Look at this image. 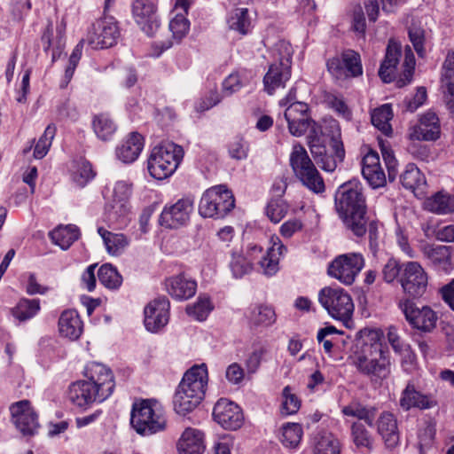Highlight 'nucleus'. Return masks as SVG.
<instances>
[{
	"instance_id": "423d86ee",
	"label": "nucleus",
	"mask_w": 454,
	"mask_h": 454,
	"mask_svg": "<svg viewBox=\"0 0 454 454\" xmlns=\"http://www.w3.org/2000/svg\"><path fill=\"white\" fill-rule=\"evenodd\" d=\"M318 301L331 317L348 328L352 326L355 305L348 292L340 287L326 286L319 291Z\"/></svg>"
},
{
	"instance_id": "4d7b16f0",
	"label": "nucleus",
	"mask_w": 454,
	"mask_h": 454,
	"mask_svg": "<svg viewBox=\"0 0 454 454\" xmlns=\"http://www.w3.org/2000/svg\"><path fill=\"white\" fill-rule=\"evenodd\" d=\"M83 41L79 42L74 48L72 54L70 55L68 66L65 70L63 81L61 82V87L65 88L73 78L75 68L81 59L82 54Z\"/></svg>"
},
{
	"instance_id": "4468645a",
	"label": "nucleus",
	"mask_w": 454,
	"mask_h": 454,
	"mask_svg": "<svg viewBox=\"0 0 454 454\" xmlns=\"http://www.w3.org/2000/svg\"><path fill=\"white\" fill-rule=\"evenodd\" d=\"M12 421L23 435H34L38 427V416L28 400H21L10 406Z\"/></svg>"
},
{
	"instance_id": "de8ad7c7",
	"label": "nucleus",
	"mask_w": 454,
	"mask_h": 454,
	"mask_svg": "<svg viewBox=\"0 0 454 454\" xmlns=\"http://www.w3.org/2000/svg\"><path fill=\"white\" fill-rule=\"evenodd\" d=\"M98 278L99 282L108 289H118L122 283V277L116 268L109 263L103 264L99 268Z\"/></svg>"
},
{
	"instance_id": "473e14b6",
	"label": "nucleus",
	"mask_w": 454,
	"mask_h": 454,
	"mask_svg": "<svg viewBox=\"0 0 454 454\" xmlns=\"http://www.w3.org/2000/svg\"><path fill=\"white\" fill-rule=\"evenodd\" d=\"M403 186L411 190L416 195H421L427 185L426 177L419 168L413 163H409L400 176Z\"/></svg>"
},
{
	"instance_id": "6e6d98bb",
	"label": "nucleus",
	"mask_w": 454,
	"mask_h": 454,
	"mask_svg": "<svg viewBox=\"0 0 454 454\" xmlns=\"http://www.w3.org/2000/svg\"><path fill=\"white\" fill-rule=\"evenodd\" d=\"M351 435L355 445L358 448L364 447L371 449L372 445V439L365 428V427L359 422H355L351 426Z\"/></svg>"
},
{
	"instance_id": "5fc2aeb1",
	"label": "nucleus",
	"mask_w": 454,
	"mask_h": 454,
	"mask_svg": "<svg viewBox=\"0 0 454 454\" xmlns=\"http://www.w3.org/2000/svg\"><path fill=\"white\" fill-rule=\"evenodd\" d=\"M415 64L416 61L414 54L411 49L409 46H406L404 51V59L403 63V74L397 81V84L399 87L405 86L406 84L411 82L415 69Z\"/></svg>"
},
{
	"instance_id": "13d9d810",
	"label": "nucleus",
	"mask_w": 454,
	"mask_h": 454,
	"mask_svg": "<svg viewBox=\"0 0 454 454\" xmlns=\"http://www.w3.org/2000/svg\"><path fill=\"white\" fill-rule=\"evenodd\" d=\"M249 144L242 137H235L228 145V153L231 159L246 160L248 156Z\"/></svg>"
},
{
	"instance_id": "a211bd4d",
	"label": "nucleus",
	"mask_w": 454,
	"mask_h": 454,
	"mask_svg": "<svg viewBox=\"0 0 454 454\" xmlns=\"http://www.w3.org/2000/svg\"><path fill=\"white\" fill-rule=\"evenodd\" d=\"M193 210V201L189 199L178 200L175 204L165 207L160 215V224L166 228H177L185 224Z\"/></svg>"
},
{
	"instance_id": "b1692460",
	"label": "nucleus",
	"mask_w": 454,
	"mask_h": 454,
	"mask_svg": "<svg viewBox=\"0 0 454 454\" xmlns=\"http://www.w3.org/2000/svg\"><path fill=\"white\" fill-rule=\"evenodd\" d=\"M207 385V369L206 364H202L200 365H194L188 370L178 387L204 398Z\"/></svg>"
},
{
	"instance_id": "20e7f679",
	"label": "nucleus",
	"mask_w": 454,
	"mask_h": 454,
	"mask_svg": "<svg viewBox=\"0 0 454 454\" xmlns=\"http://www.w3.org/2000/svg\"><path fill=\"white\" fill-rule=\"evenodd\" d=\"M335 208L347 231L361 238L367 232V205L358 180L342 184L335 192Z\"/></svg>"
},
{
	"instance_id": "c85d7f7f",
	"label": "nucleus",
	"mask_w": 454,
	"mask_h": 454,
	"mask_svg": "<svg viewBox=\"0 0 454 454\" xmlns=\"http://www.w3.org/2000/svg\"><path fill=\"white\" fill-rule=\"evenodd\" d=\"M180 454H202L205 450L204 434L195 428H186L178 441Z\"/></svg>"
},
{
	"instance_id": "774afa93",
	"label": "nucleus",
	"mask_w": 454,
	"mask_h": 454,
	"mask_svg": "<svg viewBox=\"0 0 454 454\" xmlns=\"http://www.w3.org/2000/svg\"><path fill=\"white\" fill-rule=\"evenodd\" d=\"M427 99V90L424 87H419L417 90L416 94L411 98H405V109L411 113L415 112L419 106H421Z\"/></svg>"
},
{
	"instance_id": "c756f323",
	"label": "nucleus",
	"mask_w": 454,
	"mask_h": 454,
	"mask_svg": "<svg viewBox=\"0 0 454 454\" xmlns=\"http://www.w3.org/2000/svg\"><path fill=\"white\" fill-rule=\"evenodd\" d=\"M59 329L61 335L70 340H77L83 329L82 321L77 311L74 309L63 311L59 319Z\"/></svg>"
},
{
	"instance_id": "69168bd1",
	"label": "nucleus",
	"mask_w": 454,
	"mask_h": 454,
	"mask_svg": "<svg viewBox=\"0 0 454 454\" xmlns=\"http://www.w3.org/2000/svg\"><path fill=\"white\" fill-rule=\"evenodd\" d=\"M27 278L26 292L29 295L44 294L48 292L47 286H42L37 280V277L33 272H27L23 275Z\"/></svg>"
},
{
	"instance_id": "aec40b11",
	"label": "nucleus",
	"mask_w": 454,
	"mask_h": 454,
	"mask_svg": "<svg viewBox=\"0 0 454 454\" xmlns=\"http://www.w3.org/2000/svg\"><path fill=\"white\" fill-rule=\"evenodd\" d=\"M94 32L90 36L89 42L95 48H109L114 45L120 32L116 22L112 18H105L94 25Z\"/></svg>"
},
{
	"instance_id": "a878e982",
	"label": "nucleus",
	"mask_w": 454,
	"mask_h": 454,
	"mask_svg": "<svg viewBox=\"0 0 454 454\" xmlns=\"http://www.w3.org/2000/svg\"><path fill=\"white\" fill-rule=\"evenodd\" d=\"M401 55V43L394 39H390L386 49L385 58L379 69V76L385 83L391 82L395 79V69Z\"/></svg>"
},
{
	"instance_id": "09e8293b",
	"label": "nucleus",
	"mask_w": 454,
	"mask_h": 454,
	"mask_svg": "<svg viewBox=\"0 0 454 454\" xmlns=\"http://www.w3.org/2000/svg\"><path fill=\"white\" fill-rule=\"evenodd\" d=\"M273 62L278 65L292 66L294 49L291 43L286 40H278L271 48Z\"/></svg>"
},
{
	"instance_id": "7ed1b4c3",
	"label": "nucleus",
	"mask_w": 454,
	"mask_h": 454,
	"mask_svg": "<svg viewBox=\"0 0 454 454\" xmlns=\"http://www.w3.org/2000/svg\"><path fill=\"white\" fill-rule=\"evenodd\" d=\"M85 380L72 383L68 399L75 406L87 409L94 403H102L114 392L115 381L112 371L106 365L91 362L84 369Z\"/></svg>"
},
{
	"instance_id": "37998d69",
	"label": "nucleus",
	"mask_w": 454,
	"mask_h": 454,
	"mask_svg": "<svg viewBox=\"0 0 454 454\" xmlns=\"http://www.w3.org/2000/svg\"><path fill=\"white\" fill-rule=\"evenodd\" d=\"M392 117L393 112L391 106L388 104H385L373 110L371 119L373 126L386 136H389L392 133V128L389 123Z\"/></svg>"
},
{
	"instance_id": "0eeeda50",
	"label": "nucleus",
	"mask_w": 454,
	"mask_h": 454,
	"mask_svg": "<svg viewBox=\"0 0 454 454\" xmlns=\"http://www.w3.org/2000/svg\"><path fill=\"white\" fill-rule=\"evenodd\" d=\"M166 419L153 408L149 400L134 403L130 413V425L140 435L149 436L166 428Z\"/></svg>"
},
{
	"instance_id": "0e129e2a",
	"label": "nucleus",
	"mask_w": 454,
	"mask_h": 454,
	"mask_svg": "<svg viewBox=\"0 0 454 454\" xmlns=\"http://www.w3.org/2000/svg\"><path fill=\"white\" fill-rule=\"evenodd\" d=\"M94 177V172L91 165L87 162H82L78 165L76 170L73 173V180L79 186H84L90 180Z\"/></svg>"
},
{
	"instance_id": "4c0bfd02",
	"label": "nucleus",
	"mask_w": 454,
	"mask_h": 454,
	"mask_svg": "<svg viewBox=\"0 0 454 454\" xmlns=\"http://www.w3.org/2000/svg\"><path fill=\"white\" fill-rule=\"evenodd\" d=\"M92 129L97 137L109 141L117 130V124L107 114H98L92 119Z\"/></svg>"
},
{
	"instance_id": "cd10ccee",
	"label": "nucleus",
	"mask_w": 454,
	"mask_h": 454,
	"mask_svg": "<svg viewBox=\"0 0 454 454\" xmlns=\"http://www.w3.org/2000/svg\"><path fill=\"white\" fill-rule=\"evenodd\" d=\"M291 67L292 66L278 65L276 62L270 65L263 77L264 90L269 95H272L278 88L285 87L291 77Z\"/></svg>"
},
{
	"instance_id": "a19ab883",
	"label": "nucleus",
	"mask_w": 454,
	"mask_h": 454,
	"mask_svg": "<svg viewBox=\"0 0 454 454\" xmlns=\"http://www.w3.org/2000/svg\"><path fill=\"white\" fill-rule=\"evenodd\" d=\"M40 309L39 299L23 298L12 309V314L20 322H24L37 315Z\"/></svg>"
},
{
	"instance_id": "a18cd8bd",
	"label": "nucleus",
	"mask_w": 454,
	"mask_h": 454,
	"mask_svg": "<svg viewBox=\"0 0 454 454\" xmlns=\"http://www.w3.org/2000/svg\"><path fill=\"white\" fill-rule=\"evenodd\" d=\"M229 27L239 32L240 35H247L250 31L251 20L247 8H237L231 12L227 20Z\"/></svg>"
},
{
	"instance_id": "680f3d73",
	"label": "nucleus",
	"mask_w": 454,
	"mask_h": 454,
	"mask_svg": "<svg viewBox=\"0 0 454 454\" xmlns=\"http://www.w3.org/2000/svg\"><path fill=\"white\" fill-rule=\"evenodd\" d=\"M409 38L417 54L423 58L426 54V33L422 27L412 25L409 27Z\"/></svg>"
},
{
	"instance_id": "ea45409f",
	"label": "nucleus",
	"mask_w": 454,
	"mask_h": 454,
	"mask_svg": "<svg viewBox=\"0 0 454 454\" xmlns=\"http://www.w3.org/2000/svg\"><path fill=\"white\" fill-rule=\"evenodd\" d=\"M53 243L62 249H67L80 237V231L75 225L60 226L50 233Z\"/></svg>"
},
{
	"instance_id": "338daca9",
	"label": "nucleus",
	"mask_w": 454,
	"mask_h": 454,
	"mask_svg": "<svg viewBox=\"0 0 454 454\" xmlns=\"http://www.w3.org/2000/svg\"><path fill=\"white\" fill-rule=\"evenodd\" d=\"M401 274V265L393 258L389 259L382 269L383 279L387 283H392Z\"/></svg>"
},
{
	"instance_id": "2f4dec72",
	"label": "nucleus",
	"mask_w": 454,
	"mask_h": 454,
	"mask_svg": "<svg viewBox=\"0 0 454 454\" xmlns=\"http://www.w3.org/2000/svg\"><path fill=\"white\" fill-rule=\"evenodd\" d=\"M414 136L419 140H436L440 137V124L437 115L432 112L425 114L414 130Z\"/></svg>"
},
{
	"instance_id": "6ab92c4d",
	"label": "nucleus",
	"mask_w": 454,
	"mask_h": 454,
	"mask_svg": "<svg viewBox=\"0 0 454 454\" xmlns=\"http://www.w3.org/2000/svg\"><path fill=\"white\" fill-rule=\"evenodd\" d=\"M169 307L168 299L165 296H161L154 299L145 308L144 323L149 332H158L168 324Z\"/></svg>"
},
{
	"instance_id": "72a5a7b5",
	"label": "nucleus",
	"mask_w": 454,
	"mask_h": 454,
	"mask_svg": "<svg viewBox=\"0 0 454 454\" xmlns=\"http://www.w3.org/2000/svg\"><path fill=\"white\" fill-rule=\"evenodd\" d=\"M272 246L268 249L266 255L260 261V265L263 273L267 276H272L278 270L279 258L286 251V247L282 244L278 237L272 238Z\"/></svg>"
},
{
	"instance_id": "1a4fd4ad",
	"label": "nucleus",
	"mask_w": 454,
	"mask_h": 454,
	"mask_svg": "<svg viewBox=\"0 0 454 454\" xmlns=\"http://www.w3.org/2000/svg\"><path fill=\"white\" fill-rule=\"evenodd\" d=\"M235 207L232 192L224 185L207 189L199 204V213L202 217L223 218Z\"/></svg>"
},
{
	"instance_id": "864d4df0",
	"label": "nucleus",
	"mask_w": 454,
	"mask_h": 454,
	"mask_svg": "<svg viewBox=\"0 0 454 454\" xmlns=\"http://www.w3.org/2000/svg\"><path fill=\"white\" fill-rule=\"evenodd\" d=\"M230 268L234 278H241L252 271L253 262L243 254L233 253Z\"/></svg>"
},
{
	"instance_id": "79ce46f5",
	"label": "nucleus",
	"mask_w": 454,
	"mask_h": 454,
	"mask_svg": "<svg viewBox=\"0 0 454 454\" xmlns=\"http://www.w3.org/2000/svg\"><path fill=\"white\" fill-rule=\"evenodd\" d=\"M376 408L364 406L360 403H351L342 408V413L348 417H354L364 420L368 426L372 427L376 417Z\"/></svg>"
},
{
	"instance_id": "f704fd0d",
	"label": "nucleus",
	"mask_w": 454,
	"mask_h": 454,
	"mask_svg": "<svg viewBox=\"0 0 454 454\" xmlns=\"http://www.w3.org/2000/svg\"><path fill=\"white\" fill-rule=\"evenodd\" d=\"M313 454H340V441L332 433L322 431L312 439Z\"/></svg>"
},
{
	"instance_id": "5701e85b",
	"label": "nucleus",
	"mask_w": 454,
	"mask_h": 454,
	"mask_svg": "<svg viewBox=\"0 0 454 454\" xmlns=\"http://www.w3.org/2000/svg\"><path fill=\"white\" fill-rule=\"evenodd\" d=\"M362 175L373 189L383 187L386 184V175L380 166L378 153L371 150L364 156Z\"/></svg>"
},
{
	"instance_id": "39448f33",
	"label": "nucleus",
	"mask_w": 454,
	"mask_h": 454,
	"mask_svg": "<svg viewBox=\"0 0 454 454\" xmlns=\"http://www.w3.org/2000/svg\"><path fill=\"white\" fill-rule=\"evenodd\" d=\"M184 157L182 146L172 143H163L153 148L147 160L150 176L157 180H163L172 176Z\"/></svg>"
},
{
	"instance_id": "7c9ffc66",
	"label": "nucleus",
	"mask_w": 454,
	"mask_h": 454,
	"mask_svg": "<svg viewBox=\"0 0 454 454\" xmlns=\"http://www.w3.org/2000/svg\"><path fill=\"white\" fill-rule=\"evenodd\" d=\"M377 428L387 447L393 448L398 443L399 432L394 414L387 411L381 413L377 421Z\"/></svg>"
},
{
	"instance_id": "58836bf2",
	"label": "nucleus",
	"mask_w": 454,
	"mask_h": 454,
	"mask_svg": "<svg viewBox=\"0 0 454 454\" xmlns=\"http://www.w3.org/2000/svg\"><path fill=\"white\" fill-rule=\"evenodd\" d=\"M424 207L427 210L438 215L449 214L454 211V197L439 192L427 198Z\"/></svg>"
},
{
	"instance_id": "603ef678",
	"label": "nucleus",
	"mask_w": 454,
	"mask_h": 454,
	"mask_svg": "<svg viewBox=\"0 0 454 454\" xmlns=\"http://www.w3.org/2000/svg\"><path fill=\"white\" fill-rule=\"evenodd\" d=\"M288 204L281 198L270 200L266 207V215L274 223H279L287 214Z\"/></svg>"
},
{
	"instance_id": "9b49d317",
	"label": "nucleus",
	"mask_w": 454,
	"mask_h": 454,
	"mask_svg": "<svg viewBox=\"0 0 454 454\" xmlns=\"http://www.w3.org/2000/svg\"><path fill=\"white\" fill-rule=\"evenodd\" d=\"M326 67L336 80L357 77L363 74L360 55L353 50L343 51L340 56H334L326 62Z\"/></svg>"
},
{
	"instance_id": "e2e57ef3",
	"label": "nucleus",
	"mask_w": 454,
	"mask_h": 454,
	"mask_svg": "<svg viewBox=\"0 0 454 454\" xmlns=\"http://www.w3.org/2000/svg\"><path fill=\"white\" fill-rule=\"evenodd\" d=\"M381 149V154L383 160L385 162V165L387 169V176L389 182H393L395 180L397 176V160L394 155V153L392 149L388 146L384 145L383 144L380 145Z\"/></svg>"
},
{
	"instance_id": "4be33fe9",
	"label": "nucleus",
	"mask_w": 454,
	"mask_h": 454,
	"mask_svg": "<svg viewBox=\"0 0 454 454\" xmlns=\"http://www.w3.org/2000/svg\"><path fill=\"white\" fill-rule=\"evenodd\" d=\"M119 191H123V197L114 198L113 201L106 207V215L107 220L112 224H126L127 217L129 213V207L127 201L129 188L123 182H119L114 187V194Z\"/></svg>"
},
{
	"instance_id": "ddd939ff",
	"label": "nucleus",
	"mask_w": 454,
	"mask_h": 454,
	"mask_svg": "<svg viewBox=\"0 0 454 454\" xmlns=\"http://www.w3.org/2000/svg\"><path fill=\"white\" fill-rule=\"evenodd\" d=\"M399 308L412 327L422 332H430L435 327L438 317L430 307L419 308L410 299H403L399 301Z\"/></svg>"
},
{
	"instance_id": "dca6fc26",
	"label": "nucleus",
	"mask_w": 454,
	"mask_h": 454,
	"mask_svg": "<svg viewBox=\"0 0 454 454\" xmlns=\"http://www.w3.org/2000/svg\"><path fill=\"white\" fill-rule=\"evenodd\" d=\"M213 418L222 427L228 430H237L244 420L239 405L225 398L219 399L215 404Z\"/></svg>"
},
{
	"instance_id": "f8f14e48",
	"label": "nucleus",
	"mask_w": 454,
	"mask_h": 454,
	"mask_svg": "<svg viewBox=\"0 0 454 454\" xmlns=\"http://www.w3.org/2000/svg\"><path fill=\"white\" fill-rule=\"evenodd\" d=\"M399 281L406 294L411 298H419L427 291L428 278L419 262H409L403 265Z\"/></svg>"
},
{
	"instance_id": "bb28decb",
	"label": "nucleus",
	"mask_w": 454,
	"mask_h": 454,
	"mask_svg": "<svg viewBox=\"0 0 454 454\" xmlns=\"http://www.w3.org/2000/svg\"><path fill=\"white\" fill-rule=\"evenodd\" d=\"M144 148V138L137 132H131L116 147L117 158L123 163L134 162L140 155Z\"/></svg>"
},
{
	"instance_id": "bf43d9fd",
	"label": "nucleus",
	"mask_w": 454,
	"mask_h": 454,
	"mask_svg": "<svg viewBox=\"0 0 454 454\" xmlns=\"http://www.w3.org/2000/svg\"><path fill=\"white\" fill-rule=\"evenodd\" d=\"M190 21L184 13H177L169 22V30L172 32L175 40L179 42L188 33Z\"/></svg>"
},
{
	"instance_id": "c03bdc74",
	"label": "nucleus",
	"mask_w": 454,
	"mask_h": 454,
	"mask_svg": "<svg viewBox=\"0 0 454 454\" xmlns=\"http://www.w3.org/2000/svg\"><path fill=\"white\" fill-rule=\"evenodd\" d=\"M303 430L298 423H286L281 427L280 442L288 449H296L302 438Z\"/></svg>"
},
{
	"instance_id": "49530a36",
	"label": "nucleus",
	"mask_w": 454,
	"mask_h": 454,
	"mask_svg": "<svg viewBox=\"0 0 454 454\" xmlns=\"http://www.w3.org/2000/svg\"><path fill=\"white\" fill-rule=\"evenodd\" d=\"M247 318L252 325H270L275 321V312L268 306L254 305L250 309Z\"/></svg>"
},
{
	"instance_id": "393cba45",
	"label": "nucleus",
	"mask_w": 454,
	"mask_h": 454,
	"mask_svg": "<svg viewBox=\"0 0 454 454\" xmlns=\"http://www.w3.org/2000/svg\"><path fill=\"white\" fill-rule=\"evenodd\" d=\"M165 286L168 294L177 301L192 298L197 290V282L184 274L173 276L166 279Z\"/></svg>"
},
{
	"instance_id": "2eb2a0df",
	"label": "nucleus",
	"mask_w": 454,
	"mask_h": 454,
	"mask_svg": "<svg viewBox=\"0 0 454 454\" xmlns=\"http://www.w3.org/2000/svg\"><path fill=\"white\" fill-rule=\"evenodd\" d=\"M132 15L141 30L153 36L160 26L157 8L151 0H135L132 4Z\"/></svg>"
},
{
	"instance_id": "f257e3e1",
	"label": "nucleus",
	"mask_w": 454,
	"mask_h": 454,
	"mask_svg": "<svg viewBox=\"0 0 454 454\" xmlns=\"http://www.w3.org/2000/svg\"><path fill=\"white\" fill-rule=\"evenodd\" d=\"M284 116L293 136L301 137L309 130L307 140L313 159L323 170L333 172L345 157L340 133L332 136L328 148L321 128L309 117V106L303 102L290 104L286 108Z\"/></svg>"
},
{
	"instance_id": "8fccbe9b",
	"label": "nucleus",
	"mask_w": 454,
	"mask_h": 454,
	"mask_svg": "<svg viewBox=\"0 0 454 454\" xmlns=\"http://www.w3.org/2000/svg\"><path fill=\"white\" fill-rule=\"evenodd\" d=\"M213 309V305L208 296L200 295L197 301L186 307V313L199 321H204Z\"/></svg>"
},
{
	"instance_id": "412c9836",
	"label": "nucleus",
	"mask_w": 454,
	"mask_h": 454,
	"mask_svg": "<svg viewBox=\"0 0 454 454\" xmlns=\"http://www.w3.org/2000/svg\"><path fill=\"white\" fill-rule=\"evenodd\" d=\"M452 253L453 248L450 246L426 245L423 247V254L432 267L444 273H449L453 268Z\"/></svg>"
},
{
	"instance_id": "c9c22d12",
	"label": "nucleus",
	"mask_w": 454,
	"mask_h": 454,
	"mask_svg": "<svg viewBox=\"0 0 454 454\" xmlns=\"http://www.w3.org/2000/svg\"><path fill=\"white\" fill-rule=\"evenodd\" d=\"M202 400L203 398L196 394L189 393L178 387L173 398L174 409L176 413L185 415L193 411Z\"/></svg>"
},
{
	"instance_id": "9d476101",
	"label": "nucleus",
	"mask_w": 454,
	"mask_h": 454,
	"mask_svg": "<svg viewBox=\"0 0 454 454\" xmlns=\"http://www.w3.org/2000/svg\"><path fill=\"white\" fill-rule=\"evenodd\" d=\"M364 265L360 254L349 253L338 255L328 266V274L344 285L354 283Z\"/></svg>"
},
{
	"instance_id": "3c124183",
	"label": "nucleus",
	"mask_w": 454,
	"mask_h": 454,
	"mask_svg": "<svg viewBox=\"0 0 454 454\" xmlns=\"http://www.w3.org/2000/svg\"><path fill=\"white\" fill-rule=\"evenodd\" d=\"M57 128L55 124H49L43 136L37 141L34 149V157L35 159H43L47 153L51 145L52 139L55 137Z\"/></svg>"
},
{
	"instance_id": "6e6552de",
	"label": "nucleus",
	"mask_w": 454,
	"mask_h": 454,
	"mask_svg": "<svg viewBox=\"0 0 454 454\" xmlns=\"http://www.w3.org/2000/svg\"><path fill=\"white\" fill-rule=\"evenodd\" d=\"M290 165L302 184L315 193L325 191V183L305 148L296 143L290 154Z\"/></svg>"
},
{
	"instance_id": "f03ea898",
	"label": "nucleus",
	"mask_w": 454,
	"mask_h": 454,
	"mask_svg": "<svg viewBox=\"0 0 454 454\" xmlns=\"http://www.w3.org/2000/svg\"><path fill=\"white\" fill-rule=\"evenodd\" d=\"M383 332L364 328L360 331V340L349 356L351 364L366 376L387 379L390 374L387 348L382 344Z\"/></svg>"
},
{
	"instance_id": "052dcab7",
	"label": "nucleus",
	"mask_w": 454,
	"mask_h": 454,
	"mask_svg": "<svg viewBox=\"0 0 454 454\" xmlns=\"http://www.w3.org/2000/svg\"><path fill=\"white\" fill-rule=\"evenodd\" d=\"M281 412L285 415H292L296 413L301 407V400L298 396L291 392V387L286 386L282 392Z\"/></svg>"
},
{
	"instance_id": "e433bc0d",
	"label": "nucleus",
	"mask_w": 454,
	"mask_h": 454,
	"mask_svg": "<svg viewBox=\"0 0 454 454\" xmlns=\"http://www.w3.org/2000/svg\"><path fill=\"white\" fill-rule=\"evenodd\" d=\"M98 233L102 238L106 251L112 255H118L128 247L129 240L122 233H114L104 227L98 228Z\"/></svg>"
},
{
	"instance_id": "f3484780",
	"label": "nucleus",
	"mask_w": 454,
	"mask_h": 454,
	"mask_svg": "<svg viewBox=\"0 0 454 454\" xmlns=\"http://www.w3.org/2000/svg\"><path fill=\"white\" fill-rule=\"evenodd\" d=\"M400 407L408 411L412 408L429 410L437 406L438 403L431 393H423L418 389L413 380H409L401 393Z\"/></svg>"
}]
</instances>
